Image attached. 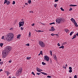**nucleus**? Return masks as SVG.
Returning <instances> with one entry per match:
<instances>
[{"instance_id": "1", "label": "nucleus", "mask_w": 78, "mask_h": 78, "mask_svg": "<svg viewBox=\"0 0 78 78\" xmlns=\"http://www.w3.org/2000/svg\"><path fill=\"white\" fill-rule=\"evenodd\" d=\"M12 48L10 46L6 47L5 48V50L2 51V55L3 57L5 58L6 56L8 55L9 51L11 50Z\"/></svg>"}, {"instance_id": "2", "label": "nucleus", "mask_w": 78, "mask_h": 78, "mask_svg": "<svg viewBox=\"0 0 78 78\" xmlns=\"http://www.w3.org/2000/svg\"><path fill=\"white\" fill-rule=\"evenodd\" d=\"M12 48L10 46L6 47L5 48V50L2 51V55L3 57L5 58L6 56L8 55L9 51L11 50Z\"/></svg>"}, {"instance_id": "3", "label": "nucleus", "mask_w": 78, "mask_h": 78, "mask_svg": "<svg viewBox=\"0 0 78 78\" xmlns=\"http://www.w3.org/2000/svg\"><path fill=\"white\" fill-rule=\"evenodd\" d=\"M6 39L7 41L10 42L14 38V34L12 33H10L7 34Z\"/></svg>"}, {"instance_id": "4", "label": "nucleus", "mask_w": 78, "mask_h": 78, "mask_svg": "<svg viewBox=\"0 0 78 78\" xmlns=\"http://www.w3.org/2000/svg\"><path fill=\"white\" fill-rule=\"evenodd\" d=\"M22 71V68H20L19 70H18L16 72V76H20V75L21 74Z\"/></svg>"}, {"instance_id": "5", "label": "nucleus", "mask_w": 78, "mask_h": 78, "mask_svg": "<svg viewBox=\"0 0 78 78\" xmlns=\"http://www.w3.org/2000/svg\"><path fill=\"white\" fill-rule=\"evenodd\" d=\"M39 45H40L41 47H45V44L41 41H39Z\"/></svg>"}, {"instance_id": "6", "label": "nucleus", "mask_w": 78, "mask_h": 78, "mask_svg": "<svg viewBox=\"0 0 78 78\" xmlns=\"http://www.w3.org/2000/svg\"><path fill=\"white\" fill-rule=\"evenodd\" d=\"M62 21V19L60 18H57L56 20V22L58 23H60Z\"/></svg>"}, {"instance_id": "7", "label": "nucleus", "mask_w": 78, "mask_h": 78, "mask_svg": "<svg viewBox=\"0 0 78 78\" xmlns=\"http://www.w3.org/2000/svg\"><path fill=\"white\" fill-rule=\"evenodd\" d=\"M24 21L23 22H20L19 23V27H23V25H24Z\"/></svg>"}, {"instance_id": "8", "label": "nucleus", "mask_w": 78, "mask_h": 78, "mask_svg": "<svg viewBox=\"0 0 78 78\" xmlns=\"http://www.w3.org/2000/svg\"><path fill=\"white\" fill-rule=\"evenodd\" d=\"M44 59L45 60V61H49V60L50 59V58H49V57L47 55H45L44 56Z\"/></svg>"}, {"instance_id": "9", "label": "nucleus", "mask_w": 78, "mask_h": 78, "mask_svg": "<svg viewBox=\"0 0 78 78\" xmlns=\"http://www.w3.org/2000/svg\"><path fill=\"white\" fill-rule=\"evenodd\" d=\"M55 30V29H54V27H51V29H49V31H54Z\"/></svg>"}, {"instance_id": "10", "label": "nucleus", "mask_w": 78, "mask_h": 78, "mask_svg": "<svg viewBox=\"0 0 78 78\" xmlns=\"http://www.w3.org/2000/svg\"><path fill=\"white\" fill-rule=\"evenodd\" d=\"M73 23H74L76 27H78V24H77V23H76V21H74Z\"/></svg>"}, {"instance_id": "11", "label": "nucleus", "mask_w": 78, "mask_h": 78, "mask_svg": "<svg viewBox=\"0 0 78 78\" xmlns=\"http://www.w3.org/2000/svg\"><path fill=\"white\" fill-rule=\"evenodd\" d=\"M41 69L39 68H38V67H37V72H41V71H40Z\"/></svg>"}, {"instance_id": "12", "label": "nucleus", "mask_w": 78, "mask_h": 78, "mask_svg": "<svg viewBox=\"0 0 78 78\" xmlns=\"http://www.w3.org/2000/svg\"><path fill=\"white\" fill-rule=\"evenodd\" d=\"M71 20L73 22V23L74 22H75V20L74 19H73V18H72L71 19Z\"/></svg>"}, {"instance_id": "13", "label": "nucleus", "mask_w": 78, "mask_h": 78, "mask_svg": "<svg viewBox=\"0 0 78 78\" xmlns=\"http://www.w3.org/2000/svg\"><path fill=\"white\" fill-rule=\"evenodd\" d=\"M59 48H62V49H64V46L62 45L61 46L59 47Z\"/></svg>"}, {"instance_id": "14", "label": "nucleus", "mask_w": 78, "mask_h": 78, "mask_svg": "<svg viewBox=\"0 0 78 78\" xmlns=\"http://www.w3.org/2000/svg\"><path fill=\"white\" fill-rule=\"evenodd\" d=\"M41 73H42V74H43V75H47V74L46 73H43L42 72H41Z\"/></svg>"}, {"instance_id": "15", "label": "nucleus", "mask_w": 78, "mask_h": 78, "mask_svg": "<svg viewBox=\"0 0 78 78\" xmlns=\"http://www.w3.org/2000/svg\"><path fill=\"white\" fill-rule=\"evenodd\" d=\"M9 4H10V2H9V1H7L6 3V5H9Z\"/></svg>"}, {"instance_id": "16", "label": "nucleus", "mask_w": 78, "mask_h": 78, "mask_svg": "<svg viewBox=\"0 0 78 78\" xmlns=\"http://www.w3.org/2000/svg\"><path fill=\"white\" fill-rule=\"evenodd\" d=\"M76 35H75L72 38V39H75V37H76Z\"/></svg>"}, {"instance_id": "17", "label": "nucleus", "mask_w": 78, "mask_h": 78, "mask_svg": "<svg viewBox=\"0 0 78 78\" xmlns=\"http://www.w3.org/2000/svg\"><path fill=\"white\" fill-rule=\"evenodd\" d=\"M8 2V0H5L4 2V4H6Z\"/></svg>"}, {"instance_id": "18", "label": "nucleus", "mask_w": 78, "mask_h": 78, "mask_svg": "<svg viewBox=\"0 0 78 78\" xmlns=\"http://www.w3.org/2000/svg\"><path fill=\"white\" fill-rule=\"evenodd\" d=\"M70 6H77V5H70Z\"/></svg>"}, {"instance_id": "19", "label": "nucleus", "mask_w": 78, "mask_h": 78, "mask_svg": "<svg viewBox=\"0 0 78 78\" xmlns=\"http://www.w3.org/2000/svg\"><path fill=\"white\" fill-rule=\"evenodd\" d=\"M53 56H54V57L55 58V59H57V57H56V55L54 54L53 55Z\"/></svg>"}, {"instance_id": "20", "label": "nucleus", "mask_w": 78, "mask_h": 78, "mask_svg": "<svg viewBox=\"0 0 78 78\" xmlns=\"http://www.w3.org/2000/svg\"><path fill=\"white\" fill-rule=\"evenodd\" d=\"M3 43H1L0 44V46L1 47H3Z\"/></svg>"}, {"instance_id": "21", "label": "nucleus", "mask_w": 78, "mask_h": 78, "mask_svg": "<svg viewBox=\"0 0 78 78\" xmlns=\"http://www.w3.org/2000/svg\"><path fill=\"white\" fill-rule=\"evenodd\" d=\"M20 36H21V34H19L17 36V39H19V37H20Z\"/></svg>"}, {"instance_id": "22", "label": "nucleus", "mask_w": 78, "mask_h": 78, "mask_svg": "<svg viewBox=\"0 0 78 78\" xmlns=\"http://www.w3.org/2000/svg\"><path fill=\"white\" fill-rule=\"evenodd\" d=\"M69 30L67 29H65V31L66 32V33H67L68 31Z\"/></svg>"}, {"instance_id": "23", "label": "nucleus", "mask_w": 78, "mask_h": 78, "mask_svg": "<svg viewBox=\"0 0 78 78\" xmlns=\"http://www.w3.org/2000/svg\"><path fill=\"white\" fill-rule=\"evenodd\" d=\"M73 33H74V32L73 31L71 32L70 34V35L72 36V34H73Z\"/></svg>"}, {"instance_id": "24", "label": "nucleus", "mask_w": 78, "mask_h": 78, "mask_svg": "<svg viewBox=\"0 0 78 78\" xmlns=\"http://www.w3.org/2000/svg\"><path fill=\"white\" fill-rule=\"evenodd\" d=\"M31 57H27V60H29L31 59Z\"/></svg>"}, {"instance_id": "25", "label": "nucleus", "mask_w": 78, "mask_h": 78, "mask_svg": "<svg viewBox=\"0 0 78 78\" xmlns=\"http://www.w3.org/2000/svg\"><path fill=\"white\" fill-rule=\"evenodd\" d=\"M42 64L43 65H44H44H46V63L44 62H42Z\"/></svg>"}, {"instance_id": "26", "label": "nucleus", "mask_w": 78, "mask_h": 78, "mask_svg": "<svg viewBox=\"0 0 78 78\" xmlns=\"http://www.w3.org/2000/svg\"><path fill=\"white\" fill-rule=\"evenodd\" d=\"M28 3L29 4H31V0H29L28 1Z\"/></svg>"}, {"instance_id": "27", "label": "nucleus", "mask_w": 78, "mask_h": 78, "mask_svg": "<svg viewBox=\"0 0 78 78\" xmlns=\"http://www.w3.org/2000/svg\"><path fill=\"white\" fill-rule=\"evenodd\" d=\"M54 6L55 8H56V7H57V4H55L54 5Z\"/></svg>"}, {"instance_id": "28", "label": "nucleus", "mask_w": 78, "mask_h": 78, "mask_svg": "<svg viewBox=\"0 0 78 78\" xmlns=\"http://www.w3.org/2000/svg\"><path fill=\"white\" fill-rule=\"evenodd\" d=\"M53 24H55V22H53V23H50L49 24V25H53Z\"/></svg>"}, {"instance_id": "29", "label": "nucleus", "mask_w": 78, "mask_h": 78, "mask_svg": "<svg viewBox=\"0 0 78 78\" xmlns=\"http://www.w3.org/2000/svg\"><path fill=\"white\" fill-rule=\"evenodd\" d=\"M60 9L62 11H64V10L63 9V8H61Z\"/></svg>"}, {"instance_id": "30", "label": "nucleus", "mask_w": 78, "mask_h": 78, "mask_svg": "<svg viewBox=\"0 0 78 78\" xmlns=\"http://www.w3.org/2000/svg\"><path fill=\"white\" fill-rule=\"evenodd\" d=\"M50 54L51 56H52V51H50Z\"/></svg>"}, {"instance_id": "31", "label": "nucleus", "mask_w": 78, "mask_h": 78, "mask_svg": "<svg viewBox=\"0 0 78 78\" xmlns=\"http://www.w3.org/2000/svg\"><path fill=\"white\" fill-rule=\"evenodd\" d=\"M50 62V64H51V63L52 62V61L51 60V59H50V61H49V62Z\"/></svg>"}, {"instance_id": "32", "label": "nucleus", "mask_w": 78, "mask_h": 78, "mask_svg": "<svg viewBox=\"0 0 78 78\" xmlns=\"http://www.w3.org/2000/svg\"><path fill=\"white\" fill-rule=\"evenodd\" d=\"M40 55H43V54L42 53V51H41L40 53Z\"/></svg>"}, {"instance_id": "33", "label": "nucleus", "mask_w": 78, "mask_h": 78, "mask_svg": "<svg viewBox=\"0 0 78 78\" xmlns=\"http://www.w3.org/2000/svg\"><path fill=\"white\" fill-rule=\"evenodd\" d=\"M3 64V62H0V64H1V65H2Z\"/></svg>"}, {"instance_id": "34", "label": "nucleus", "mask_w": 78, "mask_h": 78, "mask_svg": "<svg viewBox=\"0 0 78 78\" xmlns=\"http://www.w3.org/2000/svg\"><path fill=\"white\" fill-rule=\"evenodd\" d=\"M69 73H71L72 72V69L69 70Z\"/></svg>"}, {"instance_id": "35", "label": "nucleus", "mask_w": 78, "mask_h": 78, "mask_svg": "<svg viewBox=\"0 0 78 78\" xmlns=\"http://www.w3.org/2000/svg\"><path fill=\"white\" fill-rule=\"evenodd\" d=\"M51 35L52 36H54L55 35V34H51Z\"/></svg>"}, {"instance_id": "36", "label": "nucleus", "mask_w": 78, "mask_h": 78, "mask_svg": "<svg viewBox=\"0 0 78 78\" xmlns=\"http://www.w3.org/2000/svg\"><path fill=\"white\" fill-rule=\"evenodd\" d=\"M32 75H34V76H35V74H34V72H32Z\"/></svg>"}, {"instance_id": "37", "label": "nucleus", "mask_w": 78, "mask_h": 78, "mask_svg": "<svg viewBox=\"0 0 78 78\" xmlns=\"http://www.w3.org/2000/svg\"><path fill=\"white\" fill-rule=\"evenodd\" d=\"M26 46H30V44L28 43L27 44H26Z\"/></svg>"}, {"instance_id": "38", "label": "nucleus", "mask_w": 78, "mask_h": 78, "mask_svg": "<svg viewBox=\"0 0 78 78\" xmlns=\"http://www.w3.org/2000/svg\"><path fill=\"white\" fill-rule=\"evenodd\" d=\"M69 70H72V67H69Z\"/></svg>"}, {"instance_id": "39", "label": "nucleus", "mask_w": 78, "mask_h": 78, "mask_svg": "<svg viewBox=\"0 0 78 78\" xmlns=\"http://www.w3.org/2000/svg\"><path fill=\"white\" fill-rule=\"evenodd\" d=\"M21 28V30H23V27H21L20 28Z\"/></svg>"}, {"instance_id": "40", "label": "nucleus", "mask_w": 78, "mask_h": 78, "mask_svg": "<svg viewBox=\"0 0 78 78\" xmlns=\"http://www.w3.org/2000/svg\"><path fill=\"white\" fill-rule=\"evenodd\" d=\"M47 78H51V76H47Z\"/></svg>"}, {"instance_id": "41", "label": "nucleus", "mask_w": 78, "mask_h": 78, "mask_svg": "<svg viewBox=\"0 0 78 78\" xmlns=\"http://www.w3.org/2000/svg\"><path fill=\"white\" fill-rule=\"evenodd\" d=\"M15 1H13V2H12L13 5H14L15 4Z\"/></svg>"}, {"instance_id": "42", "label": "nucleus", "mask_w": 78, "mask_h": 78, "mask_svg": "<svg viewBox=\"0 0 78 78\" xmlns=\"http://www.w3.org/2000/svg\"><path fill=\"white\" fill-rule=\"evenodd\" d=\"M7 76H8V75H9V74H10V73L9 72H7Z\"/></svg>"}, {"instance_id": "43", "label": "nucleus", "mask_w": 78, "mask_h": 78, "mask_svg": "<svg viewBox=\"0 0 78 78\" xmlns=\"http://www.w3.org/2000/svg\"><path fill=\"white\" fill-rule=\"evenodd\" d=\"M63 68H64V69H66V68H67V67L65 66H64H64H63Z\"/></svg>"}, {"instance_id": "44", "label": "nucleus", "mask_w": 78, "mask_h": 78, "mask_svg": "<svg viewBox=\"0 0 78 78\" xmlns=\"http://www.w3.org/2000/svg\"><path fill=\"white\" fill-rule=\"evenodd\" d=\"M37 74L38 75H41V73H37Z\"/></svg>"}, {"instance_id": "45", "label": "nucleus", "mask_w": 78, "mask_h": 78, "mask_svg": "<svg viewBox=\"0 0 78 78\" xmlns=\"http://www.w3.org/2000/svg\"><path fill=\"white\" fill-rule=\"evenodd\" d=\"M34 25H35V24H34V23L32 24H31V26H32V27H33V26H34Z\"/></svg>"}, {"instance_id": "46", "label": "nucleus", "mask_w": 78, "mask_h": 78, "mask_svg": "<svg viewBox=\"0 0 78 78\" xmlns=\"http://www.w3.org/2000/svg\"><path fill=\"white\" fill-rule=\"evenodd\" d=\"M74 78H77V76L76 75L74 76Z\"/></svg>"}, {"instance_id": "47", "label": "nucleus", "mask_w": 78, "mask_h": 78, "mask_svg": "<svg viewBox=\"0 0 78 78\" xmlns=\"http://www.w3.org/2000/svg\"><path fill=\"white\" fill-rule=\"evenodd\" d=\"M59 0H55V2H58Z\"/></svg>"}, {"instance_id": "48", "label": "nucleus", "mask_w": 78, "mask_h": 78, "mask_svg": "<svg viewBox=\"0 0 78 78\" xmlns=\"http://www.w3.org/2000/svg\"><path fill=\"white\" fill-rule=\"evenodd\" d=\"M58 46L59 47V46H60V44H59V43H58V44H57Z\"/></svg>"}, {"instance_id": "49", "label": "nucleus", "mask_w": 78, "mask_h": 78, "mask_svg": "<svg viewBox=\"0 0 78 78\" xmlns=\"http://www.w3.org/2000/svg\"><path fill=\"white\" fill-rule=\"evenodd\" d=\"M4 36H3L2 37L1 39H4Z\"/></svg>"}, {"instance_id": "50", "label": "nucleus", "mask_w": 78, "mask_h": 78, "mask_svg": "<svg viewBox=\"0 0 78 78\" xmlns=\"http://www.w3.org/2000/svg\"><path fill=\"white\" fill-rule=\"evenodd\" d=\"M29 36H31V32H29Z\"/></svg>"}, {"instance_id": "51", "label": "nucleus", "mask_w": 78, "mask_h": 78, "mask_svg": "<svg viewBox=\"0 0 78 78\" xmlns=\"http://www.w3.org/2000/svg\"><path fill=\"white\" fill-rule=\"evenodd\" d=\"M38 32H42V31L41 30H38Z\"/></svg>"}, {"instance_id": "52", "label": "nucleus", "mask_w": 78, "mask_h": 78, "mask_svg": "<svg viewBox=\"0 0 78 78\" xmlns=\"http://www.w3.org/2000/svg\"><path fill=\"white\" fill-rule=\"evenodd\" d=\"M72 8H71L69 9V11H72Z\"/></svg>"}, {"instance_id": "53", "label": "nucleus", "mask_w": 78, "mask_h": 78, "mask_svg": "<svg viewBox=\"0 0 78 78\" xmlns=\"http://www.w3.org/2000/svg\"><path fill=\"white\" fill-rule=\"evenodd\" d=\"M13 29V28H11L10 29V30H12Z\"/></svg>"}, {"instance_id": "54", "label": "nucleus", "mask_w": 78, "mask_h": 78, "mask_svg": "<svg viewBox=\"0 0 78 78\" xmlns=\"http://www.w3.org/2000/svg\"><path fill=\"white\" fill-rule=\"evenodd\" d=\"M76 36H78V32L76 33Z\"/></svg>"}, {"instance_id": "55", "label": "nucleus", "mask_w": 78, "mask_h": 78, "mask_svg": "<svg viewBox=\"0 0 78 78\" xmlns=\"http://www.w3.org/2000/svg\"><path fill=\"white\" fill-rule=\"evenodd\" d=\"M30 13H33V12L32 11H30Z\"/></svg>"}, {"instance_id": "56", "label": "nucleus", "mask_w": 78, "mask_h": 78, "mask_svg": "<svg viewBox=\"0 0 78 78\" xmlns=\"http://www.w3.org/2000/svg\"><path fill=\"white\" fill-rule=\"evenodd\" d=\"M9 63H11V62H12V61H11V60H10V61H9Z\"/></svg>"}, {"instance_id": "57", "label": "nucleus", "mask_w": 78, "mask_h": 78, "mask_svg": "<svg viewBox=\"0 0 78 78\" xmlns=\"http://www.w3.org/2000/svg\"><path fill=\"white\" fill-rule=\"evenodd\" d=\"M3 71V70H2V69H0V72H2V71Z\"/></svg>"}, {"instance_id": "58", "label": "nucleus", "mask_w": 78, "mask_h": 78, "mask_svg": "<svg viewBox=\"0 0 78 78\" xmlns=\"http://www.w3.org/2000/svg\"><path fill=\"white\" fill-rule=\"evenodd\" d=\"M25 5H28V3H25Z\"/></svg>"}, {"instance_id": "59", "label": "nucleus", "mask_w": 78, "mask_h": 78, "mask_svg": "<svg viewBox=\"0 0 78 78\" xmlns=\"http://www.w3.org/2000/svg\"><path fill=\"white\" fill-rule=\"evenodd\" d=\"M67 44V43L66 42L63 43V44Z\"/></svg>"}, {"instance_id": "60", "label": "nucleus", "mask_w": 78, "mask_h": 78, "mask_svg": "<svg viewBox=\"0 0 78 78\" xmlns=\"http://www.w3.org/2000/svg\"><path fill=\"white\" fill-rule=\"evenodd\" d=\"M65 66H66V67H67V64H66L65 65Z\"/></svg>"}, {"instance_id": "61", "label": "nucleus", "mask_w": 78, "mask_h": 78, "mask_svg": "<svg viewBox=\"0 0 78 78\" xmlns=\"http://www.w3.org/2000/svg\"><path fill=\"white\" fill-rule=\"evenodd\" d=\"M12 78H16V77H15L14 76H13Z\"/></svg>"}, {"instance_id": "62", "label": "nucleus", "mask_w": 78, "mask_h": 78, "mask_svg": "<svg viewBox=\"0 0 78 78\" xmlns=\"http://www.w3.org/2000/svg\"><path fill=\"white\" fill-rule=\"evenodd\" d=\"M55 35H56V36H58V34H55Z\"/></svg>"}, {"instance_id": "63", "label": "nucleus", "mask_w": 78, "mask_h": 78, "mask_svg": "<svg viewBox=\"0 0 78 78\" xmlns=\"http://www.w3.org/2000/svg\"><path fill=\"white\" fill-rule=\"evenodd\" d=\"M9 78H11V77L9 76Z\"/></svg>"}, {"instance_id": "64", "label": "nucleus", "mask_w": 78, "mask_h": 78, "mask_svg": "<svg viewBox=\"0 0 78 78\" xmlns=\"http://www.w3.org/2000/svg\"><path fill=\"white\" fill-rule=\"evenodd\" d=\"M40 71L41 72V71H42V70L40 69Z\"/></svg>"}]
</instances>
